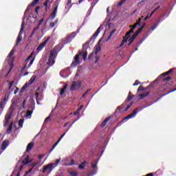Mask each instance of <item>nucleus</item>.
Here are the masks:
<instances>
[{"label":"nucleus","instance_id":"f257e3e1","mask_svg":"<svg viewBox=\"0 0 176 176\" xmlns=\"http://www.w3.org/2000/svg\"><path fill=\"white\" fill-rule=\"evenodd\" d=\"M56 57L57 51L56 50V47H54L50 51L48 61L47 62L48 67H46L45 72L47 71V69H49V68H50V67H53V65H54V63H56L54 60H56Z\"/></svg>","mask_w":176,"mask_h":176},{"label":"nucleus","instance_id":"f03ea898","mask_svg":"<svg viewBox=\"0 0 176 176\" xmlns=\"http://www.w3.org/2000/svg\"><path fill=\"white\" fill-rule=\"evenodd\" d=\"M79 56H82V59L85 60L86 58H87V51L85 52L83 50L82 51L78 52V54L76 55L74 57V61L71 64V68H75L78 64H80V61H79Z\"/></svg>","mask_w":176,"mask_h":176},{"label":"nucleus","instance_id":"7ed1b4c3","mask_svg":"<svg viewBox=\"0 0 176 176\" xmlns=\"http://www.w3.org/2000/svg\"><path fill=\"white\" fill-rule=\"evenodd\" d=\"M14 111V107H13V105H11L9 108L8 112H7L5 116L6 122L3 124L4 127H6V126L9 124V120L12 118Z\"/></svg>","mask_w":176,"mask_h":176},{"label":"nucleus","instance_id":"20e7f679","mask_svg":"<svg viewBox=\"0 0 176 176\" xmlns=\"http://www.w3.org/2000/svg\"><path fill=\"white\" fill-rule=\"evenodd\" d=\"M101 27H102V25H100L98 28L96 32L93 34L92 37L88 41H87L85 44H83L82 47H86V49H89V47H90L89 46L90 45V42H91V41H93V39H96V38H97V36H98V34H100V32H101Z\"/></svg>","mask_w":176,"mask_h":176},{"label":"nucleus","instance_id":"39448f33","mask_svg":"<svg viewBox=\"0 0 176 176\" xmlns=\"http://www.w3.org/2000/svg\"><path fill=\"white\" fill-rule=\"evenodd\" d=\"M60 160H61V159H57L56 160V163L49 164L46 165L45 166V171H47V170H49L50 173H51V171H53V168H54L55 167H57V165L58 164V163H60Z\"/></svg>","mask_w":176,"mask_h":176},{"label":"nucleus","instance_id":"423d86ee","mask_svg":"<svg viewBox=\"0 0 176 176\" xmlns=\"http://www.w3.org/2000/svg\"><path fill=\"white\" fill-rule=\"evenodd\" d=\"M23 31H24V21L22 22L21 30L17 36L16 46H18L19 43L23 41V36H21V32H23Z\"/></svg>","mask_w":176,"mask_h":176},{"label":"nucleus","instance_id":"0eeeda50","mask_svg":"<svg viewBox=\"0 0 176 176\" xmlns=\"http://www.w3.org/2000/svg\"><path fill=\"white\" fill-rule=\"evenodd\" d=\"M138 113V108H135L133 111L132 113L129 114L126 117L124 118L122 120V122H124L125 120H129V119H131L133 116H135Z\"/></svg>","mask_w":176,"mask_h":176},{"label":"nucleus","instance_id":"6e6552de","mask_svg":"<svg viewBox=\"0 0 176 176\" xmlns=\"http://www.w3.org/2000/svg\"><path fill=\"white\" fill-rule=\"evenodd\" d=\"M80 31V29H78L76 32H72L69 36H68L66 38V41H67V42H72L74 38H75V36H76V35L79 34Z\"/></svg>","mask_w":176,"mask_h":176},{"label":"nucleus","instance_id":"1a4fd4ad","mask_svg":"<svg viewBox=\"0 0 176 176\" xmlns=\"http://www.w3.org/2000/svg\"><path fill=\"white\" fill-rule=\"evenodd\" d=\"M69 130V128H68L66 131L63 133L60 137L59 138V139L58 140V141L54 143V144L53 145L52 148L50 150V152H52L54 148H56V146H57V145H58L60 141H61V140H63V138L64 137V135H65V134L67 133V132H68Z\"/></svg>","mask_w":176,"mask_h":176},{"label":"nucleus","instance_id":"9d476101","mask_svg":"<svg viewBox=\"0 0 176 176\" xmlns=\"http://www.w3.org/2000/svg\"><path fill=\"white\" fill-rule=\"evenodd\" d=\"M81 85H82L81 82L73 81L70 87V91H74V90H76V87H80Z\"/></svg>","mask_w":176,"mask_h":176},{"label":"nucleus","instance_id":"9b49d317","mask_svg":"<svg viewBox=\"0 0 176 176\" xmlns=\"http://www.w3.org/2000/svg\"><path fill=\"white\" fill-rule=\"evenodd\" d=\"M38 2H39V0H34V1L32 2V3L30 4V5L27 7V8H26V10H25V13H28V12H30V9L31 8L34 7V6H36V5H38Z\"/></svg>","mask_w":176,"mask_h":176},{"label":"nucleus","instance_id":"f8f14e48","mask_svg":"<svg viewBox=\"0 0 176 176\" xmlns=\"http://www.w3.org/2000/svg\"><path fill=\"white\" fill-rule=\"evenodd\" d=\"M8 146H9V140H5L1 144V151H5V149H6Z\"/></svg>","mask_w":176,"mask_h":176},{"label":"nucleus","instance_id":"ddd939ff","mask_svg":"<svg viewBox=\"0 0 176 176\" xmlns=\"http://www.w3.org/2000/svg\"><path fill=\"white\" fill-rule=\"evenodd\" d=\"M58 9V6H56L54 9L53 12L50 15V20H54V19H56Z\"/></svg>","mask_w":176,"mask_h":176},{"label":"nucleus","instance_id":"4468645a","mask_svg":"<svg viewBox=\"0 0 176 176\" xmlns=\"http://www.w3.org/2000/svg\"><path fill=\"white\" fill-rule=\"evenodd\" d=\"M149 87H152V84L148 85L146 87H144L142 85H140L138 87L137 91H138V93H140V91H144L145 90H148L149 89Z\"/></svg>","mask_w":176,"mask_h":176},{"label":"nucleus","instance_id":"2eb2a0df","mask_svg":"<svg viewBox=\"0 0 176 176\" xmlns=\"http://www.w3.org/2000/svg\"><path fill=\"white\" fill-rule=\"evenodd\" d=\"M112 118V116H109L107 118H105L103 122H102V124H100L101 127H105V126H107V123H108V122H109V120H111V118Z\"/></svg>","mask_w":176,"mask_h":176},{"label":"nucleus","instance_id":"dca6fc26","mask_svg":"<svg viewBox=\"0 0 176 176\" xmlns=\"http://www.w3.org/2000/svg\"><path fill=\"white\" fill-rule=\"evenodd\" d=\"M146 23H144L143 25L141 26V28H140L133 35L135 36H138V35L140 34V33L142 31V30H144V27H145Z\"/></svg>","mask_w":176,"mask_h":176},{"label":"nucleus","instance_id":"f3484780","mask_svg":"<svg viewBox=\"0 0 176 176\" xmlns=\"http://www.w3.org/2000/svg\"><path fill=\"white\" fill-rule=\"evenodd\" d=\"M34 145H35V143L34 142H31L30 143H29L26 148V152H30V151H31L32 148H34Z\"/></svg>","mask_w":176,"mask_h":176},{"label":"nucleus","instance_id":"a211bd4d","mask_svg":"<svg viewBox=\"0 0 176 176\" xmlns=\"http://www.w3.org/2000/svg\"><path fill=\"white\" fill-rule=\"evenodd\" d=\"M32 160H30V155H27L26 157L22 161L23 164L24 166L28 164L29 163H31Z\"/></svg>","mask_w":176,"mask_h":176},{"label":"nucleus","instance_id":"6ab92c4d","mask_svg":"<svg viewBox=\"0 0 176 176\" xmlns=\"http://www.w3.org/2000/svg\"><path fill=\"white\" fill-rule=\"evenodd\" d=\"M34 60H35V58H33L30 62L29 63V64L27 65V64H25L23 67L22 68L21 71H24V69H25V68H30L31 67V65H32V64H34Z\"/></svg>","mask_w":176,"mask_h":176},{"label":"nucleus","instance_id":"aec40b11","mask_svg":"<svg viewBox=\"0 0 176 176\" xmlns=\"http://www.w3.org/2000/svg\"><path fill=\"white\" fill-rule=\"evenodd\" d=\"M148 94H151V91H147L144 94H139L138 97H140V100H144L145 97H148Z\"/></svg>","mask_w":176,"mask_h":176},{"label":"nucleus","instance_id":"412c9836","mask_svg":"<svg viewBox=\"0 0 176 176\" xmlns=\"http://www.w3.org/2000/svg\"><path fill=\"white\" fill-rule=\"evenodd\" d=\"M95 52L94 54H96V56H97L98 54V52L101 51V46H100L99 44H97L95 47Z\"/></svg>","mask_w":176,"mask_h":176},{"label":"nucleus","instance_id":"4be33fe9","mask_svg":"<svg viewBox=\"0 0 176 176\" xmlns=\"http://www.w3.org/2000/svg\"><path fill=\"white\" fill-rule=\"evenodd\" d=\"M126 105H127V101H124L120 106L118 107L117 111H119V112H120V111L123 109V107H126Z\"/></svg>","mask_w":176,"mask_h":176},{"label":"nucleus","instance_id":"5701e85b","mask_svg":"<svg viewBox=\"0 0 176 176\" xmlns=\"http://www.w3.org/2000/svg\"><path fill=\"white\" fill-rule=\"evenodd\" d=\"M161 21V19L159 18V19L157 20V23H155L152 27H151V30H156V28H157V25H159Z\"/></svg>","mask_w":176,"mask_h":176},{"label":"nucleus","instance_id":"b1692460","mask_svg":"<svg viewBox=\"0 0 176 176\" xmlns=\"http://www.w3.org/2000/svg\"><path fill=\"white\" fill-rule=\"evenodd\" d=\"M67 87H68V84H65L63 88L60 89V96H63V94L65 93V90H67Z\"/></svg>","mask_w":176,"mask_h":176},{"label":"nucleus","instance_id":"393cba45","mask_svg":"<svg viewBox=\"0 0 176 176\" xmlns=\"http://www.w3.org/2000/svg\"><path fill=\"white\" fill-rule=\"evenodd\" d=\"M36 80V76L33 75L31 78L29 80V84L30 85H32V83H34V82H35V80Z\"/></svg>","mask_w":176,"mask_h":176},{"label":"nucleus","instance_id":"a878e982","mask_svg":"<svg viewBox=\"0 0 176 176\" xmlns=\"http://www.w3.org/2000/svg\"><path fill=\"white\" fill-rule=\"evenodd\" d=\"M12 129H13V122H11L7 129V134H10V133H12Z\"/></svg>","mask_w":176,"mask_h":176},{"label":"nucleus","instance_id":"bb28decb","mask_svg":"<svg viewBox=\"0 0 176 176\" xmlns=\"http://www.w3.org/2000/svg\"><path fill=\"white\" fill-rule=\"evenodd\" d=\"M45 47V41L40 44L37 47V52H41Z\"/></svg>","mask_w":176,"mask_h":176},{"label":"nucleus","instance_id":"cd10ccee","mask_svg":"<svg viewBox=\"0 0 176 176\" xmlns=\"http://www.w3.org/2000/svg\"><path fill=\"white\" fill-rule=\"evenodd\" d=\"M173 71H174V69H170L168 72L162 74L161 76H166V75H170Z\"/></svg>","mask_w":176,"mask_h":176},{"label":"nucleus","instance_id":"c85d7f7f","mask_svg":"<svg viewBox=\"0 0 176 176\" xmlns=\"http://www.w3.org/2000/svg\"><path fill=\"white\" fill-rule=\"evenodd\" d=\"M115 32H116V30H113L110 34L109 36H108L107 39L106 40V42H108V41H109V39H111V38H112V35H113L115 34Z\"/></svg>","mask_w":176,"mask_h":176},{"label":"nucleus","instance_id":"c756f323","mask_svg":"<svg viewBox=\"0 0 176 176\" xmlns=\"http://www.w3.org/2000/svg\"><path fill=\"white\" fill-rule=\"evenodd\" d=\"M135 38H137V36L133 34V36L129 38L130 42L128 43V46H130V45L134 42V39H135Z\"/></svg>","mask_w":176,"mask_h":176},{"label":"nucleus","instance_id":"7c9ffc66","mask_svg":"<svg viewBox=\"0 0 176 176\" xmlns=\"http://www.w3.org/2000/svg\"><path fill=\"white\" fill-rule=\"evenodd\" d=\"M5 101H6V98H3V100L0 102V109L5 108Z\"/></svg>","mask_w":176,"mask_h":176},{"label":"nucleus","instance_id":"2f4dec72","mask_svg":"<svg viewBox=\"0 0 176 176\" xmlns=\"http://www.w3.org/2000/svg\"><path fill=\"white\" fill-rule=\"evenodd\" d=\"M85 164H87V162L86 161H84L83 162H82V164L78 165V168L80 170L85 169Z\"/></svg>","mask_w":176,"mask_h":176},{"label":"nucleus","instance_id":"473e14b6","mask_svg":"<svg viewBox=\"0 0 176 176\" xmlns=\"http://www.w3.org/2000/svg\"><path fill=\"white\" fill-rule=\"evenodd\" d=\"M34 56V52H32L29 56L25 59L26 64H28L30 63V60H31V58Z\"/></svg>","mask_w":176,"mask_h":176},{"label":"nucleus","instance_id":"72a5a7b5","mask_svg":"<svg viewBox=\"0 0 176 176\" xmlns=\"http://www.w3.org/2000/svg\"><path fill=\"white\" fill-rule=\"evenodd\" d=\"M131 33L129 32H127L125 34V36L123 37V39H126V41H127L128 39H129V38H131Z\"/></svg>","mask_w":176,"mask_h":176},{"label":"nucleus","instance_id":"f704fd0d","mask_svg":"<svg viewBox=\"0 0 176 176\" xmlns=\"http://www.w3.org/2000/svg\"><path fill=\"white\" fill-rule=\"evenodd\" d=\"M28 86H30V84L28 82H26L22 87L21 91H25V90H27V87H28Z\"/></svg>","mask_w":176,"mask_h":176},{"label":"nucleus","instance_id":"c9c22d12","mask_svg":"<svg viewBox=\"0 0 176 176\" xmlns=\"http://www.w3.org/2000/svg\"><path fill=\"white\" fill-rule=\"evenodd\" d=\"M37 30H39V28L38 26H36V28H34L33 31L32 32V34H31L30 36H34V35L35 34H36Z\"/></svg>","mask_w":176,"mask_h":176},{"label":"nucleus","instance_id":"e433bc0d","mask_svg":"<svg viewBox=\"0 0 176 176\" xmlns=\"http://www.w3.org/2000/svg\"><path fill=\"white\" fill-rule=\"evenodd\" d=\"M133 102H131V103H129V104H128L126 106V108L124 110V112H126V111H129V109H130V108H131V107H133Z\"/></svg>","mask_w":176,"mask_h":176},{"label":"nucleus","instance_id":"4c0bfd02","mask_svg":"<svg viewBox=\"0 0 176 176\" xmlns=\"http://www.w3.org/2000/svg\"><path fill=\"white\" fill-rule=\"evenodd\" d=\"M167 94H170L168 91L166 94H164L163 95L160 96V97L157 98V99L155 101V102H157L159 100H161L162 97H164V96H167Z\"/></svg>","mask_w":176,"mask_h":176},{"label":"nucleus","instance_id":"58836bf2","mask_svg":"<svg viewBox=\"0 0 176 176\" xmlns=\"http://www.w3.org/2000/svg\"><path fill=\"white\" fill-rule=\"evenodd\" d=\"M34 109H35V106L33 104L29 105L28 111H32V112H34Z\"/></svg>","mask_w":176,"mask_h":176},{"label":"nucleus","instance_id":"ea45409f","mask_svg":"<svg viewBox=\"0 0 176 176\" xmlns=\"http://www.w3.org/2000/svg\"><path fill=\"white\" fill-rule=\"evenodd\" d=\"M133 98H134V96L128 95L127 99L125 100L126 101V104L127 102H129V101H131V100H133Z\"/></svg>","mask_w":176,"mask_h":176},{"label":"nucleus","instance_id":"a19ab883","mask_svg":"<svg viewBox=\"0 0 176 176\" xmlns=\"http://www.w3.org/2000/svg\"><path fill=\"white\" fill-rule=\"evenodd\" d=\"M91 89H88L82 96V98H85V97H86V96H87V94H89V91H91Z\"/></svg>","mask_w":176,"mask_h":176},{"label":"nucleus","instance_id":"79ce46f5","mask_svg":"<svg viewBox=\"0 0 176 176\" xmlns=\"http://www.w3.org/2000/svg\"><path fill=\"white\" fill-rule=\"evenodd\" d=\"M14 54V49H12L8 56V58H11L12 56Z\"/></svg>","mask_w":176,"mask_h":176},{"label":"nucleus","instance_id":"37998d69","mask_svg":"<svg viewBox=\"0 0 176 176\" xmlns=\"http://www.w3.org/2000/svg\"><path fill=\"white\" fill-rule=\"evenodd\" d=\"M160 9V6H157L156 8H155V10L151 12V13L150 14V16H153V14H155V12H157V10H159Z\"/></svg>","mask_w":176,"mask_h":176},{"label":"nucleus","instance_id":"c03bdc74","mask_svg":"<svg viewBox=\"0 0 176 176\" xmlns=\"http://www.w3.org/2000/svg\"><path fill=\"white\" fill-rule=\"evenodd\" d=\"M33 112H34V111H32L27 110V111H26V115H25V116H26V117L31 116V115H32V113H33Z\"/></svg>","mask_w":176,"mask_h":176},{"label":"nucleus","instance_id":"a18cd8bd","mask_svg":"<svg viewBox=\"0 0 176 176\" xmlns=\"http://www.w3.org/2000/svg\"><path fill=\"white\" fill-rule=\"evenodd\" d=\"M45 122H52V114H50L45 120Z\"/></svg>","mask_w":176,"mask_h":176},{"label":"nucleus","instance_id":"49530a36","mask_svg":"<svg viewBox=\"0 0 176 176\" xmlns=\"http://www.w3.org/2000/svg\"><path fill=\"white\" fill-rule=\"evenodd\" d=\"M23 123H24V119L19 120V127H23Z\"/></svg>","mask_w":176,"mask_h":176},{"label":"nucleus","instance_id":"de8ad7c7","mask_svg":"<svg viewBox=\"0 0 176 176\" xmlns=\"http://www.w3.org/2000/svg\"><path fill=\"white\" fill-rule=\"evenodd\" d=\"M44 19H45V15H43V19L39 21L38 24L37 25V27L38 28H39V27H41V25L42 24V23H43Z\"/></svg>","mask_w":176,"mask_h":176},{"label":"nucleus","instance_id":"09e8293b","mask_svg":"<svg viewBox=\"0 0 176 176\" xmlns=\"http://www.w3.org/2000/svg\"><path fill=\"white\" fill-rule=\"evenodd\" d=\"M126 42H127V41L126 39L123 38L119 47H122L123 46V45H124V43H126Z\"/></svg>","mask_w":176,"mask_h":176},{"label":"nucleus","instance_id":"8fccbe9b","mask_svg":"<svg viewBox=\"0 0 176 176\" xmlns=\"http://www.w3.org/2000/svg\"><path fill=\"white\" fill-rule=\"evenodd\" d=\"M126 42H127V41L126 39L123 38L119 47H122L123 46V45H124V43H126Z\"/></svg>","mask_w":176,"mask_h":176},{"label":"nucleus","instance_id":"3c124183","mask_svg":"<svg viewBox=\"0 0 176 176\" xmlns=\"http://www.w3.org/2000/svg\"><path fill=\"white\" fill-rule=\"evenodd\" d=\"M126 42H127V41L126 39L123 38L119 47H122L123 46V45H124V43H126Z\"/></svg>","mask_w":176,"mask_h":176},{"label":"nucleus","instance_id":"603ef678","mask_svg":"<svg viewBox=\"0 0 176 176\" xmlns=\"http://www.w3.org/2000/svg\"><path fill=\"white\" fill-rule=\"evenodd\" d=\"M26 102H27V99H24L23 102H22V108H23V109H25Z\"/></svg>","mask_w":176,"mask_h":176},{"label":"nucleus","instance_id":"864d4df0","mask_svg":"<svg viewBox=\"0 0 176 176\" xmlns=\"http://www.w3.org/2000/svg\"><path fill=\"white\" fill-rule=\"evenodd\" d=\"M53 1V0H47L45 2V9L46 8H47V3H52V2Z\"/></svg>","mask_w":176,"mask_h":176},{"label":"nucleus","instance_id":"5fc2aeb1","mask_svg":"<svg viewBox=\"0 0 176 176\" xmlns=\"http://www.w3.org/2000/svg\"><path fill=\"white\" fill-rule=\"evenodd\" d=\"M8 83H9V87H8V89L10 90V89H12V86H13V84L14 83V81H8Z\"/></svg>","mask_w":176,"mask_h":176},{"label":"nucleus","instance_id":"6e6d98bb","mask_svg":"<svg viewBox=\"0 0 176 176\" xmlns=\"http://www.w3.org/2000/svg\"><path fill=\"white\" fill-rule=\"evenodd\" d=\"M43 157H45V154H42V155H38V160H39L38 163L39 164H41V160H42V159H43Z\"/></svg>","mask_w":176,"mask_h":176},{"label":"nucleus","instance_id":"4d7b16f0","mask_svg":"<svg viewBox=\"0 0 176 176\" xmlns=\"http://www.w3.org/2000/svg\"><path fill=\"white\" fill-rule=\"evenodd\" d=\"M138 85H141V82H140V80H136L135 81V83L133 85V86H138Z\"/></svg>","mask_w":176,"mask_h":176},{"label":"nucleus","instance_id":"13d9d810","mask_svg":"<svg viewBox=\"0 0 176 176\" xmlns=\"http://www.w3.org/2000/svg\"><path fill=\"white\" fill-rule=\"evenodd\" d=\"M171 80V77H170V76H168V77H166V78H163V82H168V80Z\"/></svg>","mask_w":176,"mask_h":176},{"label":"nucleus","instance_id":"bf43d9fd","mask_svg":"<svg viewBox=\"0 0 176 176\" xmlns=\"http://www.w3.org/2000/svg\"><path fill=\"white\" fill-rule=\"evenodd\" d=\"M96 60H95V64H97V63H98V61H100V57L99 56H96L95 57Z\"/></svg>","mask_w":176,"mask_h":176},{"label":"nucleus","instance_id":"052dcab7","mask_svg":"<svg viewBox=\"0 0 176 176\" xmlns=\"http://www.w3.org/2000/svg\"><path fill=\"white\" fill-rule=\"evenodd\" d=\"M151 17H152V16H151V14H147V16L144 19V21H146V20H148V19H151Z\"/></svg>","mask_w":176,"mask_h":176},{"label":"nucleus","instance_id":"680f3d73","mask_svg":"<svg viewBox=\"0 0 176 176\" xmlns=\"http://www.w3.org/2000/svg\"><path fill=\"white\" fill-rule=\"evenodd\" d=\"M129 28H132L133 30H135V28H137V25L136 23L132 25H129Z\"/></svg>","mask_w":176,"mask_h":176},{"label":"nucleus","instance_id":"e2e57ef3","mask_svg":"<svg viewBox=\"0 0 176 176\" xmlns=\"http://www.w3.org/2000/svg\"><path fill=\"white\" fill-rule=\"evenodd\" d=\"M71 2H72V0H68V1H67V8H71V6H69V5H71Z\"/></svg>","mask_w":176,"mask_h":176},{"label":"nucleus","instance_id":"0e129e2a","mask_svg":"<svg viewBox=\"0 0 176 176\" xmlns=\"http://www.w3.org/2000/svg\"><path fill=\"white\" fill-rule=\"evenodd\" d=\"M93 56H94V52H92V53L88 56V60H91V58H93Z\"/></svg>","mask_w":176,"mask_h":176},{"label":"nucleus","instance_id":"69168bd1","mask_svg":"<svg viewBox=\"0 0 176 176\" xmlns=\"http://www.w3.org/2000/svg\"><path fill=\"white\" fill-rule=\"evenodd\" d=\"M70 175H72V176H77L78 173L76 172H70Z\"/></svg>","mask_w":176,"mask_h":176},{"label":"nucleus","instance_id":"338daca9","mask_svg":"<svg viewBox=\"0 0 176 176\" xmlns=\"http://www.w3.org/2000/svg\"><path fill=\"white\" fill-rule=\"evenodd\" d=\"M141 20L142 19H139L138 21L135 23L136 25H141Z\"/></svg>","mask_w":176,"mask_h":176},{"label":"nucleus","instance_id":"774afa93","mask_svg":"<svg viewBox=\"0 0 176 176\" xmlns=\"http://www.w3.org/2000/svg\"><path fill=\"white\" fill-rule=\"evenodd\" d=\"M96 167H97V163L96 164H94V163L91 164V168H92L95 169Z\"/></svg>","mask_w":176,"mask_h":176}]
</instances>
